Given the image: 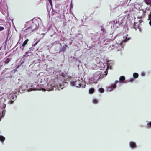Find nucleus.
Listing matches in <instances>:
<instances>
[{
  "label": "nucleus",
  "mask_w": 151,
  "mask_h": 151,
  "mask_svg": "<svg viewBox=\"0 0 151 151\" xmlns=\"http://www.w3.org/2000/svg\"><path fill=\"white\" fill-rule=\"evenodd\" d=\"M130 39V38H127V37H126V38H125V39H124L123 41H122V42H124L129 40Z\"/></svg>",
  "instance_id": "obj_19"
},
{
  "label": "nucleus",
  "mask_w": 151,
  "mask_h": 151,
  "mask_svg": "<svg viewBox=\"0 0 151 151\" xmlns=\"http://www.w3.org/2000/svg\"><path fill=\"white\" fill-rule=\"evenodd\" d=\"M115 45L114 44H112L111 45H110L109 47V48H111V49L112 50L115 47Z\"/></svg>",
  "instance_id": "obj_17"
},
{
  "label": "nucleus",
  "mask_w": 151,
  "mask_h": 151,
  "mask_svg": "<svg viewBox=\"0 0 151 151\" xmlns=\"http://www.w3.org/2000/svg\"><path fill=\"white\" fill-rule=\"evenodd\" d=\"M28 53H29V52H26L25 53L26 55H27Z\"/></svg>",
  "instance_id": "obj_29"
},
{
  "label": "nucleus",
  "mask_w": 151,
  "mask_h": 151,
  "mask_svg": "<svg viewBox=\"0 0 151 151\" xmlns=\"http://www.w3.org/2000/svg\"><path fill=\"white\" fill-rule=\"evenodd\" d=\"M14 101H11V102H10V104H13V103H14Z\"/></svg>",
  "instance_id": "obj_28"
},
{
  "label": "nucleus",
  "mask_w": 151,
  "mask_h": 151,
  "mask_svg": "<svg viewBox=\"0 0 151 151\" xmlns=\"http://www.w3.org/2000/svg\"><path fill=\"white\" fill-rule=\"evenodd\" d=\"M139 76L138 74L136 73H134L133 74V76L134 78H136L138 77Z\"/></svg>",
  "instance_id": "obj_12"
},
{
  "label": "nucleus",
  "mask_w": 151,
  "mask_h": 151,
  "mask_svg": "<svg viewBox=\"0 0 151 151\" xmlns=\"http://www.w3.org/2000/svg\"><path fill=\"white\" fill-rule=\"evenodd\" d=\"M29 41L28 39H27L22 43V46L24 47L27 44L28 41Z\"/></svg>",
  "instance_id": "obj_11"
},
{
  "label": "nucleus",
  "mask_w": 151,
  "mask_h": 151,
  "mask_svg": "<svg viewBox=\"0 0 151 151\" xmlns=\"http://www.w3.org/2000/svg\"><path fill=\"white\" fill-rule=\"evenodd\" d=\"M101 30L102 31L103 33H105L106 31L105 28L102 26H101Z\"/></svg>",
  "instance_id": "obj_18"
},
{
  "label": "nucleus",
  "mask_w": 151,
  "mask_h": 151,
  "mask_svg": "<svg viewBox=\"0 0 151 151\" xmlns=\"http://www.w3.org/2000/svg\"><path fill=\"white\" fill-rule=\"evenodd\" d=\"M67 47V45L65 44L64 45L61 49L60 51L65 52Z\"/></svg>",
  "instance_id": "obj_7"
},
{
  "label": "nucleus",
  "mask_w": 151,
  "mask_h": 151,
  "mask_svg": "<svg viewBox=\"0 0 151 151\" xmlns=\"http://www.w3.org/2000/svg\"><path fill=\"white\" fill-rule=\"evenodd\" d=\"M39 42V41L37 42L34 44L33 45V46H35Z\"/></svg>",
  "instance_id": "obj_24"
},
{
  "label": "nucleus",
  "mask_w": 151,
  "mask_h": 151,
  "mask_svg": "<svg viewBox=\"0 0 151 151\" xmlns=\"http://www.w3.org/2000/svg\"><path fill=\"white\" fill-rule=\"evenodd\" d=\"M125 79V77L124 76H122L119 78V82L121 81L122 82L124 81Z\"/></svg>",
  "instance_id": "obj_9"
},
{
  "label": "nucleus",
  "mask_w": 151,
  "mask_h": 151,
  "mask_svg": "<svg viewBox=\"0 0 151 151\" xmlns=\"http://www.w3.org/2000/svg\"><path fill=\"white\" fill-rule=\"evenodd\" d=\"M129 145L132 148H134L136 146V145L134 142L131 141L129 142Z\"/></svg>",
  "instance_id": "obj_5"
},
{
  "label": "nucleus",
  "mask_w": 151,
  "mask_h": 151,
  "mask_svg": "<svg viewBox=\"0 0 151 151\" xmlns=\"http://www.w3.org/2000/svg\"><path fill=\"white\" fill-rule=\"evenodd\" d=\"M92 102L93 103L95 104H96L98 102V101L96 99H93L92 100Z\"/></svg>",
  "instance_id": "obj_16"
},
{
  "label": "nucleus",
  "mask_w": 151,
  "mask_h": 151,
  "mask_svg": "<svg viewBox=\"0 0 151 151\" xmlns=\"http://www.w3.org/2000/svg\"><path fill=\"white\" fill-rule=\"evenodd\" d=\"M62 86L61 85H59V87H58L57 86H55L53 85H51L50 86H49V85H47V90L48 91H52L55 90L56 91L57 89L58 90H60V89H63V87H61Z\"/></svg>",
  "instance_id": "obj_2"
},
{
  "label": "nucleus",
  "mask_w": 151,
  "mask_h": 151,
  "mask_svg": "<svg viewBox=\"0 0 151 151\" xmlns=\"http://www.w3.org/2000/svg\"><path fill=\"white\" fill-rule=\"evenodd\" d=\"M25 56V55H24V56Z\"/></svg>",
  "instance_id": "obj_32"
},
{
  "label": "nucleus",
  "mask_w": 151,
  "mask_h": 151,
  "mask_svg": "<svg viewBox=\"0 0 151 151\" xmlns=\"http://www.w3.org/2000/svg\"><path fill=\"white\" fill-rule=\"evenodd\" d=\"M103 74L99 72H96L92 76V77L89 79V81L92 83H96L100 79L103 78Z\"/></svg>",
  "instance_id": "obj_1"
},
{
  "label": "nucleus",
  "mask_w": 151,
  "mask_h": 151,
  "mask_svg": "<svg viewBox=\"0 0 151 151\" xmlns=\"http://www.w3.org/2000/svg\"><path fill=\"white\" fill-rule=\"evenodd\" d=\"M4 29V27H0V31L3 30Z\"/></svg>",
  "instance_id": "obj_21"
},
{
  "label": "nucleus",
  "mask_w": 151,
  "mask_h": 151,
  "mask_svg": "<svg viewBox=\"0 0 151 151\" xmlns=\"http://www.w3.org/2000/svg\"><path fill=\"white\" fill-rule=\"evenodd\" d=\"M147 125L149 127H151V122H150L149 123L147 124Z\"/></svg>",
  "instance_id": "obj_22"
},
{
  "label": "nucleus",
  "mask_w": 151,
  "mask_h": 151,
  "mask_svg": "<svg viewBox=\"0 0 151 151\" xmlns=\"http://www.w3.org/2000/svg\"><path fill=\"white\" fill-rule=\"evenodd\" d=\"M28 29H31L32 32L35 31L36 29V26L35 25H32L31 27H29Z\"/></svg>",
  "instance_id": "obj_6"
},
{
  "label": "nucleus",
  "mask_w": 151,
  "mask_h": 151,
  "mask_svg": "<svg viewBox=\"0 0 151 151\" xmlns=\"http://www.w3.org/2000/svg\"><path fill=\"white\" fill-rule=\"evenodd\" d=\"M11 60V58H7L4 62L5 64H7Z\"/></svg>",
  "instance_id": "obj_8"
},
{
  "label": "nucleus",
  "mask_w": 151,
  "mask_h": 151,
  "mask_svg": "<svg viewBox=\"0 0 151 151\" xmlns=\"http://www.w3.org/2000/svg\"><path fill=\"white\" fill-rule=\"evenodd\" d=\"M5 138L2 135H0V141L1 142H3L5 140Z\"/></svg>",
  "instance_id": "obj_14"
},
{
  "label": "nucleus",
  "mask_w": 151,
  "mask_h": 151,
  "mask_svg": "<svg viewBox=\"0 0 151 151\" xmlns=\"http://www.w3.org/2000/svg\"><path fill=\"white\" fill-rule=\"evenodd\" d=\"M118 82H119V81H116L115 82V83L111 85V88H116V84Z\"/></svg>",
  "instance_id": "obj_10"
},
{
  "label": "nucleus",
  "mask_w": 151,
  "mask_h": 151,
  "mask_svg": "<svg viewBox=\"0 0 151 151\" xmlns=\"http://www.w3.org/2000/svg\"><path fill=\"white\" fill-rule=\"evenodd\" d=\"M98 90L101 93H104V90L102 88H99Z\"/></svg>",
  "instance_id": "obj_15"
},
{
  "label": "nucleus",
  "mask_w": 151,
  "mask_h": 151,
  "mask_svg": "<svg viewBox=\"0 0 151 151\" xmlns=\"http://www.w3.org/2000/svg\"><path fill=\"white\" fill-rule=\"evenodd\" d=\"M94 91V89L93 88H91L89 90V93L90 94L93 93Z\"/></svg>",
  "instance_id": "obj_13"
},
{
  "label": "nucleus",
  "mask_w": 151,
  "mask_h": 151,
  "mask_svg": "<svg viewBox=\"0 0 151 151\" xmlns=\"http://www.w3.org/2000/svg\"><path fill=\"white\" fill-rule=\"evenodd\" d=\"M81 81L79 80H78L75 81H72L70 83V84L72 86H75L77 87L80 88L81 86Z\"/></svg>",
  "instance_id": "obj_4"
},
{
  "label": "nucleus",
  "mask_w": 151,
  "mask_h": 151,
  "mask_svg": "<svg viewBox=\"0 0 151 151\" xmlns=\"http://www.w3.org/2000/svg\"><path fill=\"white\" fill-rule=\"evenodd\" d=\"M7 52H6V54H5V55H7Z\"/></svg>",
  "instance_id": "obj_31"
},
{
  "label": "nucleus",
  "mask_w": 151,
  "mask_h": 151,
  "mask_svg": "<svg viewBox=\"0 0 151 151\" xmlns=\"http://www.w3.org/2000/svg\"><path fill=\"white\" fill-rule=\"evenodd\" d=\"M148 18L150 20H151V14H150L148 16Z\"/></svg>",
  "instance_id": "obj_25"
},
{
  "label": "nucleus",
  "mask_w": 151,
  "mask_h": 151,
  "mask_svg": "<svg viewBox=\"0 0 151 151\" xmlns=\"http://www.w3.org/2000/svg\"><path fill=\"white\" fill-rule=\"evenodd\" d=\"M6 111L5 110H4L2 112V116H4L5 114L6 113Z\"/></svg>",
  "instance_id": "obj_20"
},
{
  "label": "nucleus",
  "mask_w": 151,
  "mask_h": 151,
  "mask_svg": "<svg viewBox=\"0 0 151 151\" xmlns=\"http://www.w3.org/2000/svg\"><path fill=\"white\" fill-rule=\"evenodd\" d=\"M6 105L5 104H4L2 105V107L4 108H5L6 107Z\"/></svg>",
  "instance_id": "obj_26"
},
{
  "label": "nucleus",
  "mask_w": 151,
  "mask_h": 151,
  "mask_svg": "<svg viewBox=\"0 0 151 151\" xmlns=\"http://www.w3.org/2000/svg\"><path fill=\"white\" fill-rule=\"evenodd\" d=\"M1 47H0V50H1Z\"/></svg>",
  "instance_id": "obj_30"
},
{
  "label": "nucleus",
  "mask_w": 151,
  "mask_h": 151,
  "mask_svg": "<svg viewBox=\"0 0 151 151\" xmlns=\"http://www.w3.org/2000/svg\"><path fill=\"white\" fill-rule=\"evenodd\" d=\"M143 21L141 20H137V22H134L133 26V28L137 30V29H138L140 32L141 31V28L140 27V25H141V23Z\"/></svg>",
  "instance_id": "obj_3"
},
{
  "label": "nucleus",
  "mask_w": 151,
  "mask_h": 151,
  "mask_svg": "<svg viewBox=\"0 0 151 151\" xmlns=\"http://www.w3.org/2000/svg\"><path fill=\"white\" fill-rule=\"evenodd\" d=\"M133 81H134V79L133 78H132V79H130L129 80V81H130V82H132Z\"/></svg>",
  "instance_id": "obj_27"
},
{
  "label": "nucleus",
  "mask_w": 151,
  "mask_h": 151,
  "mask_svg": "<svg viewBox=\"0 0 151 151\" xmlns=\"http://www.w3.org/2000/svg\"><path fill=\"white\" fill-rule=\"evenodd\" d=\"M49 1L50 3V4L52 5V0H48Z\"/></svg>",
  "instance_id": "obj_23"
}]
</instances>
